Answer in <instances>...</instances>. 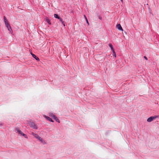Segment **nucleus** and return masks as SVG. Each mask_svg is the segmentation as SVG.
Here are the masks:
<instances>
[{"instance_id": "1", "label": "nucleus", "mask_w": 159, "mask_h": 159, "mask_svg": "<svg viewBox=\"0 0 159 159\" xmlns=\"http://www.w3.org/2000/svg\"><path fill=\"white\" fill-rule=\"evenodd\" d=\"M4 21L5 22L6 26L7 28L8 29V30H9L10 32L11 31H12V29H11V27L9 25V24L8 23V22L7 20V19L5 16H4L3 17Z\"/></svg>"}, {"instance_id": "13", "label": "nucleus", "mask_w": 159, "mask_h": 159, "mask_svg": "<svg viewBox=\"0 0 159 159\" xmlns=\"http://www.w3.org/2000/svg\"><path fill=\"white\" fill-rule=\"evenodd\" d=\"M84 17H85V18L86 19L87 23L88 25H89V22L88 21V20H87V17H86V16L85 15H84Z\"/></svg>"}, {"instance_id": "18", "label": "nucleus", "mask_w": 159, "mask_h": 159, "mask_svg": "<svg viewBox=\"0 0 159 159\" xmlns=\"http://www.w3.org/2000/svg\"><path fill=\"white\" fill-rule=\"evenodd\" d=\"M144 57L145 58V59L146 60H148V58H147L146 56H144Z\"/></svg>"}, {"instance_id": "11", "label": "nucleus", "mask_w": 159, "mask_h": 159, "mask_svg": "<svg viewBox=\"0 0 159 159\" xmlns=\"http://www.w3.org/2000/svg\"><path fill=\"white\" fill-rule=\"evenodd\" d=\"M54 16L55 18H57L58 19L60 18V16H59L57 14H54Z\"/></svg>"}, {"instance_id": "19", "label": "nucleus", "mask_w": 159, "mask_h": 159, "mask_svg": "<svg viewBox=\"0 0 159 159\" xmlns=\"http://www.w3.org/2000/svg\"><path fill=\"white\" fill-rule=\"evenodd\" d=\"M62 24L63 25L65 26V24L64 23V22L63 21V23H62Z\"/></svg>"}, {"instance_id": "20", "label": "nucleus", "mask_w": 159, "mask_h": 159, "mask_svg": "<svg viewBox=\"0 0 159 159\" xmlns=\"http://www.w3.org/2000/svg\"><path fill=\"white\" fill-rule=\"evenodd\" d=\"M3 125L2 124V123H0V125L1 126V125Z\"/></svg>"}, {"instance_id": "21", "label": "nucleus", "mask_w": 159, "mask_h": 159, "mask_svg": "<svg viewBox=\"0 0 159 159\" xmlns=\"http://www.w3.org/2000/svg\"><path fill=\"white\" fill-rule=\"evenodd\" d=\"M121 0V1L122 2H123V0Z\"/></svg>"}, {"instance_id": "16", "label": "nucleus", "mask_w": 159, "mask_h": 159, "mask_svg": "<svg viewBox=\"0 0 159 159\" xmlns=\"http://www.w3.org/2000/svg\"><path fill=\"white\" fill-rule=\"evenodd\" d=\"M113 54H114V56H115V57H116V53H115V52H114V50H113Z\"/></svg>"}, {"instance_id": "8", "label": "nucleus", "mask_w": 159, "mask_h": 159, "mask_svg": "<svg viewBox=\"0 0 159 159\" xmlns=\"http://www.w3.org/2000/svg\"><path fill=\"white\" fill-rule=\"evenodd\" d=\"M16 130L17 131V132L19 134H20L21 135H22V134L23 133L22 131L20 130L18 128H16Z\"/></svg>"}, {"instance_id": "10", "label": "nucleus", "mask_w": 159, "mask_h": 159, "mask_svg": "<svg viewBox=\"0 0 159 159\" xmlns=\"http://www.w3.org/2000/svg\"><path fill=\"white\" fill-rule=\"evenodd\" d=\"M46 118L48 120L50 121L51 122H54L53 120H52L50 117L48 116H45Z\"/></svg>"}, {"instance_id": "6", "label": "nucleus", "mask_w": 159, "mask_h": 159, "mask_svg": "<svg viewBox=\"0 0 159 159\" xmlns=\"http://www.w3.org/2000/svg\"><path fill=\"white\" fill-rule=\"evenodd\" d=\"M31 54L32 55L33 57V58H35L36 60H37L38 61H39V58L36 56L35 54H33L32 52L31 53Z\"/></svg>"}, {"instance_id": "4", "label": "nucleus", "mask_w": 159, "mask_h": 159, "mask_svg": "<svg viewBox=\"0 0 159 159\" xmlns=\"http://www.w3.org/2000/svg\"><path fill=\"white\" fill-rule=\"evenodd\" d=\"M32 134L36 139H38L39 141H40L41 142H43V140L40 137L38 134H35L33 133H32Z\"/></svg>"}, {"instance_id": "5", "label": "nucleus", "mask_w": 159, "mask_h": 159, "mask_svg": "<svg viewBox=\"0 0 159 159\" xmlns=\"http://www.w3.org/2000/svg\"><path fill=\"white\" fill-rule=\"evenodd\" d=\"M50 116L53 118L58 123L60 122L59 119L57 118L55 115H54L53 113H51L50 114Z\"/></svg>"}, {"instance_id": "12", "label": "nucleus", "mask_w": 159, "mask_h": 159, "mask_svg": "<svg viewBox=\"0 0 159 159\" xmlns=\"http://www.w3.org/2000/svg\"><path fill=\"white\" fill-rule=\"evenodd\" d=\"M109 46L111 48V50H114L113 49V48L112 45L111 44H109Z\"/></svg>"}, {"instance_id": "2", "label": "nucleus", "mask_w": 159, "mask_h": 159, "mask_svg": "<svg viewBox=\"0 0 159 159\" xmlns=\"http://www.w3.org/2000/svg\"><path fill=\"white\" fill-rule=\"evenodd\" d=\"M28 123L30 126L32 128L35 129H38V127L32 121H30L28 122Z\"/></svg>"}, {"instance_id": "3", "label": "nucleus", "mask_w": 159, "mask_h": 159, "mask_svg": "<svg viewBox=\"0 0 159 159\" xmlns=\"http://www.w3.org/2000/svg\"><path fill=\"white\" fill-rule=\"evenodd\" d=\"M158 116H152L148 118L147 120V121L148 122H151L154 120L156 118L158 117Z\"/></svg>"}, {"instance_id": "14", "label": "nucleus", "mask_w": 159, "mask_h": 159, "mask_svg": "<svg viewBox=\"0 0 159 159\" xmlns=\"http://www.w3.org/2000/svg\"><path fill=\"white\" fill-rule=\"evenodd\" d=\"M59 20L61 22H62V23H63V19L62 18H61V17H60V18H59Z\"/></svg>"}, {"instance_id": "15", "label": "nucleus", "mask_w": 159, "mask_h": 159, "mask_svg": "<svg viewBox=\"0 0 159 159\" xmlns=\"http://www.w3.org/2000/svg\"><path fill=\"white\" fill-rule=\"evenodd\" d=\"M22 135V136L24 137L25 138H27V136L25 134L23 133Z\"/></svg>"}, {"instance_id": "7", "label": "nucleus", "mask_w": 159, "mask_h": 159, "mask_svg": "<svg viewBox=\"0 0 159 159\" xmlns=\"http://www.w3.org/2000/svg\"><path fill=\"white\" fill-rule=\"evenodd\" d=\"M117 28L120 30L123 31V29L120 24H118L116 25Z\"/></svg>"}, {"instance_id": "9", "label": "nucleus", "mask_w": 159, "mask_h": 159, "mask_svg": "<svg viewBox=\"0 0 159 159\" xmlns=\"http://www.w3.org/2000/svg\"><path fill=\"white\" fill-rule=\"evenodd\" d=\"M45 20L49 24L51 25V23L50 20L47 17L45 18Z\"/></svg>"}, {"instance_id": "17", "label": "nucleus", "mask_w": 159, "mask_h": 159, "mask_svg": "<svg viewBox=\"0 0 159 159\" xmlns=\"http://www.w3.org/2000/svg\"><path fill=\"white\" fill-rule=\"evenodd\" d=\"M99 18L100 19V20H102V18L101 16H99Z\"/></svg>"}]
</instances>
